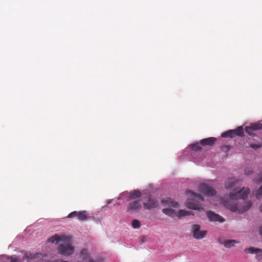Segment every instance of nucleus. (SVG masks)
Returning a JSON list of instances; mask_svg holds the SVG:
<instances>
[{
    "label": "nucleus",
    "mask_w": 262,
    "mask_h": 262,
    "mask_svg": "<svg viewBox=\"0 0 262 262\" xmlns=\"http://www.w3.org/2000/svg\"><path fill=\"white\" fill-rule=\"evenodd\" d=\"M188 194H190L191 196H193L194 199H188L186 202V205L187 208L193 209L200 210L203 209V207L201 206L199 201H203V198L200 194L194 193L192 191H188Z\"/></svg>",
    "instance_id": "2"
},
{
    "label": "nucleus",
    "mask_w": 262,
    "mask_h": 262,
    "mask_svg": "<svg viewBox=\"0 0 262 262\" xmlns=\"http://www.w3.org/2000/svg\"><path fill=\"white\" fill-rule=\"evenodd\" d=\"M107 203L108 204H110L111 203V201L108 200Z\"/></svg>",
    "instance_id": "33"
},
{
    "label": "nucleus",
    "mask_w": 262,
    "mask_h": 262,
    "mask_svg": "<svg viewBox=\"0 0 262 262\" xmlns=\"http://www.w3.org/2000/svg\"><path fill=\"white\" fill-rule=\"evenodd\" d=\"M253 173L252 170L249 168H246L245 169V174L246 176H250L251 174Z\"/></svg>",
    "instance_id": "26"
},
{
    "label": "nucleus",
    "mask_w": 262,
    "mask_h": 262,
    "mask_svg": "<svg viewBox=\"0 0 262 262\" xmlns=\"http://www.w3.org/2000/svg\"><path fill=\"white\" fill-rule=\"evenodd\" d=\"M80 258L85 262H94L88 250L85 248L80 251Z\"/></svg>",
    "instance_id": "11"
},
{
    "label": "nucleus",
    "mask_w": 262,
    "mask_h": 262,
    "mask_svg": "<svg viewBox=\"0 0 262 262\" xmlns=\"http://www.w3.org/2000/svg\"><path fill=\"white\" fill-rule=\"evenodd\" d=\"M10 262H20V261L16 257L11 256L10 258Z\"/></svg>",
    "instance_id": "27"
},
{
    "label": "nucleus",
    "mask_w": 262,
    "mask_h": 262,
    "mask_svg": "<svg viewBox=\"0 0 262 262\" xmlns=\"http://www.w3.org/2000/svg\"><path fill=\"white\" fill-rule=\"evenodd\" d=\"M219 242L221 244L224 245V246L227 248H230L234 246V244L236 243H238V242L236 241V240H229L227 239L225 240L223 242H221V239H219Z\"/></svg>",
    "instance_id": "16"
},
{
    "label": "nucleus",
    "mask_w": 262,
    "mask_h": 262,
    "mask_svg": "<svg viewBox=\"0 0 262 262\" xmlns=\"http://www.w3.org/2000/svg\"><path fill=\"white\" fill-rule=\"evenodd\" d=\"M132 226L135 229H138L140 227V223L137 220H134L132 222Z\"/></svg>",
    "instance_id": "23"
},
{
    "label": "nucleus",
    "mask_w": 262,
    "mask_h": 262,
    "mask_svg": "<svg viewBox=\"0 0 262 262\" xmlns=\"http://www.w3.org/2000/svg\"><path fill=\"white\" fill-rule=\"evenodd\" d=\"M162 212L164 214L172 217L176 216L177 214V212L173 209L169 208L163 209Z\"/></svg>",
    "instance_id": "19"
},
{
    "label": "nucleus",
    "mask_w": 262,
    "mask_h": 262,
    "mask_svg": "<svg viewBox=\"0 0 262 262\" xmlns=\"http://www.w3.org/2000/svg\"><path fill=\"white\" fill-rule=\"evenodd\" d=\"M200 228L201 227L199 225H193L192 227L191 232L192 233L193 237L196 239L203 238L207 234L206 231H201Z\"/></svg>",
    "instance_id": "5"
},
{
    "label": "nucleus",
    "mask_w": 262,
    "mask_h": 262,
    "mask_svg": "<svg viewBox=\"0 0 262 262\" xmlns=\"http://www.w3.org/2000/svg\"><path fill=\"white\" fill-rule=\"evenodd\" d=\"M161 203L165 206L172 207L174 208L178 207L179 206L178 203L173 201L172 199L170 198H167L165 200H163Z\"/></svg>",
    "instance_id": "15"
},
{
    "label": "nucleus",
    "mask_w": 262,
    "mask_h": 262,
    "mask_svg": "<svg viewBox=\"0 0 262 262\" xmlns=\"http://www.w3.org/2000/svg\"><path fill=\"white\" fill-rule=\"evenodd\" d=\"M70 240V237L64 235H59L55 234L48 239L49 243H54L55 242H68Z\"/></svg>",
    "instance_id": "9"
},
{
    "label": "nucleus",
    "mask_w": 262,
    "mask_h": 262,
    "mask_svg": "<svg viewBox=\"0 0 262 262\" xmlns=\"http://www.w3.org/2000/svg\"><path fill=\"white\" fill-rule=\"evenodd\" d=\"M141 196V192L138 190H134L130 192L129 195V200H134L140 198Z\"/></svg>",
    "instance_id": "18"
},
{
    "label": "nucleus",
    "mask_w": 262,
    "mask_h": 262,
    "mask_svg": "<svg viewBox=\"0 0 262 262\" xmlns=\"http://www.w3.org/2000/svg\"><path fill=\"white\" fill-rule=\"evenodd\" d=\"M241 181L234 178H228L225 181V188L232 190L226 198L222 200L224 206L232 212L238 211L244 213L248 210L252 206L251 201H244L249 194L250 189L247 187L240 189Z\"/></svg>",
    "instance_id": "1"
},
{
    "label": "nucleus",
    "mask_w": 262,
    "mask_h": 262,
    "mask_svg": "<svg viewBox=\"0 0 262 262\" xmlns=\"http://www.w3.org/2000/svg\"><path fill=\"white\" fill-rule=\"evenodd\" d=\"M245 131L249 135L253 136V134L252 132H253V131H254V130L252 129V128L250 127V125L248 126H246L245 127Z\"/></svg>",
    "instance_id": "24"
},
{
    "label": "nucleus",
    "mask_w": 262,
    "mask_h": 262,
    "mask_svg": "<svg viewBox=\"0 0 262 262\" xmlns=\"http://www.w3.org/2000/svg\"><path fill=\"white\" fill-rule=\"evenodd\" d=\"M250 147L254 149H257L261 147L260 144H252L250 145Z\"/></svg>",
    "instance_id": "28"
},
{
    "label": "nucleus",
    "mask_w": 262,
    "mask_h": 262,
    "mask_svg": "<svg viewBox=\"0 0 262 262\" xmlns=\"http://www.w3.org/2000/svg\"><path fill=\"white\" fill-rule=\"evenodd\" d=\"M207 216L210 222H219L222 223L225 221L223 217L211 210L207 212Z\"/></svg>",
    "instance_id": "8"
},
{
    "label": "nucleus",
    "mask_w": 262,
    "mask_h": 262,
    "mask_svg": "<svg viewBox=\"0 0 262 262\" xmlns=\"http://www.w3.org/2000/svg\"><path fill=\"white\" fill-rule=\"evenodd\" d=\"M41 256V253H31L30 252H25L24 256H23V259L27 260L28 261H30V260L36 259L39 257H40Z\"/></svg>",
    "instance_id": "13"
},
{
    "label": "nucleus",
    "mask_w": 262,
    "mask_h": 262,
    "mask_svg": "<svg viewBox=\"0 0 262 262\" xmlns=\"http://www.w3.org/2000/svg\"><path fill=\"white\" fill-rule=\"evenodd\" d=\"M48 262H68L67 261H63V260H51V261H49Z\"/></svg>",
    "instance_id": "30"
},
{
    "label": "nucleus",
    "mask_w": 262,
    "mask_h": 262,
    "mask_svg": "<svg viewBox=\"0 0 262 262\" xmlns=\"http://www.w3.org/2000/svg\"><path fill=\"white\" fill-rule=\"evenodd\" d=\"M244 252L246 253H251V254L256 253L257 258L259 260H260V258L258 257H259L258 254H261L262 251L260 249L255 248L254 247H250V248L245 249L244 250Z\"/></svg>",
    "instance_id": "17"
},
{
    "label": "nucleus",
    "mask_w": 262,
    "mask_h": 262,
    "mask_svg": "<svg viewBox=\"0 0 262 262\" xmlns=\"http://www.w3.org/2000/svg\"><path fill=\"white\" fill-rule=\"evenodd\" d=\"M244 134V129L243 126H238L235 129L229 130L227 132H224L222 134V137L223 138H233L236 136L243 137Z\"/></svg>",
    "instance_id": "4"
},
{
    "label": "nucleus",
    "mask_w": 262,
    "mask_h": 262,
    "mask_svg": "<svg viewBox=\"0 0 262 262\" xmlns=\"http://www.w3.org/2000/svg\"><path fill=\"white\" fill-rule=\"evenodd\" d=\"M199 190L200 192L208 196H213L216 194L215 189L206 184H202L200 185Z\"/></svg>",
    "instance_id": "7"
},
{
    "label": "nucleus",
    "mask_w": 262,
    "mask_h": 262,
    "mask_svg": "<svg viewBox=\"0 0 262 262\" xmlns=\"http://www.w3.org/2000/svg\"><path fill=\"white\" fill-rule=\"evenodd\" d=\"M216 141V139L215 138L210 137L201 140L200 141V144L203 146H212L214 144Z\"/></svg>",
    "instance_id": "14"
},
{
    "label": "nucleus",
    "mask_w": 262,
    "mask_h": 262,
    "mask_svg": "<svg viewBox=\"0 0 262 262\" xmlns=\"http://www.w3.org/2000/svg\"><path fill=\"white\" fill-rule=\"evenodd\" d=\"M75 217H77L80 221H85L88 219L89 216L87 211L85 210L81 211H75L72 212L68 215V217L69 218H73Z\"/></svg>",
    "instance_id": "6"
},
{
    "label": "nucleus",
    "mask_w": 262,
    "mask_h": 262,
    "mask_svg": "<svg viewBox=\"0 0 262 262\" xmlns=\"http://www.w3.org/2000/svg\"><path fill=\"white\" fill-rule=\"evenodd\" d=\"M191 148L195 151L201 150L202 149L199 143H195L192 144Z\"/></svg>",
    "instance_id": "22"
},
{
    "label": "nucleus",
    "mask_w": 262,
    "mask_h": 262,
    "mask_svg": "<svg viewBox=\"0 0 262 262\" xmlns=\"http://www.w3.org/2000/svg\"><path fill=\"white\" fill-rule=\"evenodd\" d=\"M250 127L254 130H257L262 129V124L258 123H252L250 125Z\"/></svg>",
    "instance_id": "21"
},
{
    "label": "nucleus",
    "mask_w": 262,
    "mask_h": 262,
    "mask_svg": "<svg viewBox=\"0 0 262 262\" xmlns=\"http://www.w3.org/2000/svg\"><path fill=\"white\" fill-rule=\"evenodd\" d=\"M158 204L157 200L151 196L148 197L147 202L143 204L144 208L146 209L156 208L158 206Z\"/></svg>",
    "instance_id": "10"
},
{
    "label": "nucleus",
    "mask_w": 262,
    "mask_h": 262,
    "mask_svg": "<svg viewBox=\"0 0 262 262\" xmlns=\"http://www.w3.org/2000/svg\"><path fill=\"white\" fill-rule=\"evenodd\" d=\"M71 238L68 242H63L64 243L60 244L58 247V253L61 255L69 256L72 255L74 251V248L70 243Z\"/></svg>",
    "instance_id": "3"
},
{
    "label": "nucleus",
    "mask_w": 262,
    "mask_h": 262,
    "mask_svg": "<svg viewBox=\"0 0 262 262\" xmlns=\"http://www.w3.org/2000/svg\"><path fill=\"white\" fill-rule=\"evenodd\" d=\"M192 212L190 211H187L185 210H180L178 213H177L176 215L179 217L181 218L182 216H185L187 215H189L191 214Z\"/></svg>",
    "instance_id": "20"
},
{
    "label": "nucleus",
    "mask_w": 262,
    "mask_h": 262,
    "mask_svg": "<svg viewBox=\"0 0 262 262\" xmlns=\"http://www.w3.org/2000/svg\"><path fill=\"white\" fill-rule=\"evenodd\" d=\"M260 210L262 212V205H261V206L260 207Z\"/></svg>",
    "instance_id": "32"
},
{
    "label": "nucleus",
    "mask_w": 262,
    "mask_h": 262,
    "mask_svg": "<svg viewBox=\"0 0 262 262\" xmlns=\"http://www.w3.org/2000/svg\"><path fill=\"white\" fill-rule=\"evenodd\" d=\"M259 234L262 235V226L259 227Z\"/></svg>",
    "instance_id": "31"
},
{
    "label": "nucleus",
    "mask_w": 262,
    "mask_h": 262,
    "mask_svg": "<svg viewBox=\"0 0 262 262\" xmlns=\"http://www.w3.org/2000/svg\"><path fill=\"white\" fill-rule=\"evenodd\" d=\"M141 208V205L140 201H134L130 202L127 207L128 211H133L135 212H139Z\"/></svg>",
    "instance_id": "12"
},
{
    "label": "nucleus",
    "mask_w": 262,
    "mask_h": 262,
    "mask_svg": "<svg viewBox=\"0 0 262 262\" xmlns=\"http://www.w3.org/2000/svg\"><path fill=\"white\" fill-rule=\"evenodd\" d=\"M255 181L258 183L262 182V173L257 176V179H255Z\"/></svg>",
    "instance_id": "29"
},
{
    "label": "nucleus",
    "mask_w": 262,
    "mask_h": 262,
    "mask_svg": "<svg viewBox=\"0 0 262 262\" xmlns=\"http://www.w3.org/2000/svg\"><path fill=\"white\" fill-rule=\"evenodd\" d=\"M255 195L257 199H259L262 196V186L257 190Z\"/></svg>",
    "instance_id": "25"
}]
</instances>
